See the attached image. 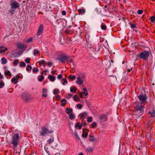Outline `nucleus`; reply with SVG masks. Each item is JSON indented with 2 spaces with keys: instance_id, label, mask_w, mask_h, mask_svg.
<instances>
[{
  "instance_id": "nucleus-49",
  "label": "nucleus",
  "mask_w": 155,
  "mask_h": 155,
  "mask_svg": "<svg viewBox=\"0 0 155 155\" xmlns=\"http://www.w3.org/2000/svg\"><path fill=\"white\" fill-rule=\"evenodd\" d=\"M87 121L88 122H90L92 121V118L91 117H88L87 118Z\"/></svg>"
},
{
  "instance_id": "nucleus-22",
  "label": "nucleus",
  "mask_w": 155,
  "mask_h": 155,
  "mask_svg": "<svg viewBox=\"0 0 155 155\" xmlns=\"http://www.w3.org/2000/svg\"><path fill=\"white\" fill-rule=\"evenodd\" d=\"M5 75L6 76H9L10 78L12 77V74L9 71L6 70L5 73Z\"/></svg>"
},
{
  "instance_id": "nucleus-10",
  "label": "nucleus",
  "mask_w": 155,
  "mask_h": 155,
  "mask_svg": "<svg viewBox=\"0 0 155 155\" xmlns=\"http://www.w3.org/2000/svg\"><path fill=\"white\" fill-rule=\"evenodd\" d=\"M44 30V26L42 24H41L39 26L37 33L38 36L40 35L43 32Z\"/></svg>"
},
{
  "instance_id": "nucleus-48",
  "label": "nucleus",
  "mask_w": 155,
  "mask_h": 155,
  "mask_svg": "<svg viewBox=\"0 0 155 155\" xmlns=\"http://www.w3.org/2000/svg\"><path fill=\"white\" fill-rule=\"evenodd\" d=\"M30 58H28L25 59V61L27 63H29L30 62Z\"/></svg>"
},
{
  "instance_id": "nucleus-17",
  "label": "nucleus",
  "mask_w": 155,
  "mask_h": 155,
  "mask_svg": "<svg viewBox=\"0 0 155 155\" xmlns=\"http://www.w3.org/2000/svg\"><path fill=\"white\" fill-rule=\"evenodd\" d=\"M7 50V48H6L4 46H1L0 48V53H2L5 51Z\"/></svg>"
},
{
  "instance_id": "nucleus-58",
  "label": "nucleus",
  "mask_w": 155,
  "mask_h": 155,
  "mask_svg": "<svg viewBox=\"0 0 155 155\" xmlns=\"http://www.w3.org/2000/svg\"><path fill=\"white\" fill-rule=\"evenodd\" d=\"M75 137L76 138V139H77L78 140H80V138L79 137L78 134H77L76 133L75 134Z\"/></svg>"
},
{
  "instance_id": "nucleus-50",
  "label": "nucleus",
  "mask_w": 155,
  "mask_h": 155,
  "mask_svg": "<svg viewBox=\"0 0 155 155\" xmlns=\"http://www.w3.org/2000/svg\"><path fill=\"white\" fill-rule=\"evenodd\" d=\"M66 33L68 34H70V31L69 29L68 28L65 31Z\"/></svg>"
},
{
  "instance_id": "nucleus-53",
  "label": "nucleus",
  "mask_w": 155,
  "mask_h": 155,
  "mask_svg": "<svg viewBox=\"0 0 155 155\" xmlns=\"http://www.w3.org/2000/svg\"><path fill=\"white\" fill-rule=\"evenodd\" d=\"M33 40V38H31L27 40L26 42L28 43L32 41Z\"/></svg>"
},
{
  "instance_id": "nucleus-36",
  "label": "nucleus",
  "mask_w": 155,
  "mask_h": 155,
  "mask_svg": "<svg viewBox=\"0 0 155 155\" xmlns=\"http://www.w3.org/2000/svg\"><path fill=\"white\" fill-rule=\"evenodd\" d=\"M12 82H14L15 84H16L18 82V80L15 78H13L11 80Z\"/></svg>"
},
{
  "instance_id": "nucleus-37",
  "label": "nucleus",
  "mask_w": 155,
  "mask_h": 155,
  "mask_svg": "<svg viewBox=\"0 0 155 155\" xmlns=\"http://www.w3.org/2000/svg\"><path fill=\"white\" fill-rule=\"evenodd\" d=\"M26 66L25 63L23 62H20L19 63V66L20 67H25Z\"/></svg>"
},
{
  "instance_id": "nucleus-3",
  "label": "nucleus",
  "mask_w": 155,
  "mask_h": 155,
  "mask_svg": "<svg viewBox=\"0 0 155 155\" xmlns=\"http://www.w3.org/2000/svg\"><path fill=\"white\" fill-rule=\"evenodd\" d=\"M10 3L11 9L9 10V12L12 15H13L16 9L19 8V4L15 0H12V1L10 2Z\"/></svg>"
},
{
  "instance_id": "nucleus-59",
  "label": "nucleus",
  "mask_w": 155,
  "mask_h": 155,
  "mask_svg": "<svg viewBox=\"0 0 155 155\" xmlns=\"http://www.w3.org/2000/svg\"><path fill=\"white\" fill-rule=\"evenodd\" d=\"M80 77L81 79H84L85 78V76L84 74H82Z\"/></svg>"
},
{
  "instance_id": "nucleus-51",
  "label": "nucleus",
  "mask_w": 155,
  "mask_h": 155,
  "mask_svg": "<svg viewBox=\"0 0 155 155\" xmlns=\"http://www.w3.org/2000/svg\"><path fill=\"white\" fill-rule=\"evenodd\" d=\"M79 96L81 98H83L84 97V94L82 92H81L79 94Z\"/></svg>"
},
{
  "instance_id": "nucleus-33",
  "label": "nucleus",
  "mask_w": 155,
  "mask_h": 155,
  "mask_svg": "<svg viewBox=\"0 0 155 155\" xmlns=\"http://www.w3.org/2000/svg\"><path fill=\"white\" fill-rule=\"evenodd\" d=\"M48 78L50 79L51 81H54L55 80V78L54 76H53L50 75L48 77Z\"/></svg>"
},
{
  "instance_id": "nucleus-32",
  "label": "nucleus",
  "mask_w": 155,
  "mask_h": 155,
  "mask_svg": "<svg viewBox=\"0 0 155 155\" xmlns=\"http://www.w3.org/2000/svg\"><path fill=\"white\" fill-rule=\"evenodd\" d=\"M149 114H150L151 116L152 117L155 116V111L154 110H153L152 111L149 112Z\"/></svg>"
},
{
  "instance_id": "nucleus-60",
  "label": "nucleus",
  "mask_w": 155,
  "mask_h": 155,
  "mask_svg": "<svg viewBox=\"0 0 155 155\" xmlns=\"http://www.w3.org/2000/svg\"><path fill=\"white\" fill-rule=\"evenodd\" d=\"M61 14L63 15H65L66 14V12L65 11L63 10L62 11Z\"/></svg>"
},
{
  "instance_id": "nucleus-23",
  "label": "nucleus",
  "mask_w": 155,
  "mask_h": 155,
  "mask_svg": "<svg viewBox=\"0 0 155 155\" xmlns=\"http://www.w3.org/2000/svg\"><path fill=\"white\" fill-rule=\"evenodd\" d=\"M83 91L84 92H82V93L84 94L86 96H87L88 95V94L87 91V89L86 88H84L83 89Z\"/></svg>"
},
{
  "instance_id": "nucleus-46",
  "label": "nucleus",
  "mask_w": 155,
  "mask_h": 155,
  "mask_svg": "<svg viewBox=\"0 0 155 155\" xmlns=\"http://www.w3.org/2000/svg\"><path fill=\"white\" fill-rule=\"evenodd\" d=\"M59 92V90L58 89H55L54 90L53 93L54 94H57Z\"/></svg>"
},
{
  "instance_id": "nucleus-19",
  "label": "nucleus",
  "mask_w": 155,
  "mask_h": 155,
  "mask_svg": "<svg viewBox=\"0 0 155 155\" xmlns=\"http://www.w3.org/2000/svg\"><path fill=\"white\" fill-rule=\"evenodd\" d=\"M66 112L67 114H69L73 112L72 109L69 108H67L66 109Z\"/></svg>"
},
{
  "instance_id": "nucleus-21",
  "label": "nucleus",
  "mask_w": 155,
  "mask_h": 155,
  "mask_svg": "<svg viewBox=\"0 0 155 155\" xmlns=\"http://www.w3.org/2000/svg\"><path fill=\"white\" fill-rule=\"evenodd\" d=\"M2 64H6L7 62V60L4 58H2L1 59Z\"/></svg>"
},
{
  "instance_id": "nucleus-4",
  "label": "nucleus",
  "mask_w": 155,
  "mask_h": 155,
  "mask_svg": "<svg viewBox=\"0 0 155 155\" xmlns=\"http://www.w3.org/2000/svg\"><path fill=\"white\" fill-rule=\"evenodd\" d=\"M137 56V59L139 58L140 59H143V60L147 61L149 56V52L148 51L143 50V52H140Z\"/></svg>"
},
{
  "instance_id": "nucleus-2",
  "label": "nucleus",
  "mask_w": 155,
  "mask_h": 155,
  "mask_svg": "<svg viewBox=\"0 0 155 155\" xmlns=\"http://www.w3.org/2000/svg\"><path fill=\"white\" fill-rule=\"evenodd\" d=\"M13 134L11 141V144L14 147H17L18 144L19 140L20 139L19 132L18 130H15V132H13Z\"/></svg>"
},
{
  "instance_id": "nucleus-61",
  "label": "nucleus",
  "mask_w": 155,
  "mask_h": 155,
  "mask_svg": "<svg viewBox=\"0 0 155 155\" xmlns=\"http://www.w3.org/2000/svg\"><path fill=\"white\" fill-rule=\"evenodd\" d=\"M62 77L61 74H59L58 76V79H61L62 78Z\"/></svg>"
},
{
  "instance_id": "nucleus-34",
  "label": "nucleus",
  "mask_w": 155,
  "mask_h": 155,
  "mask_svg": "<svg viewBox=\"0 0 155 155\" xmlns=\"http://www.w3.org/2000/svg\"><path fill=\"white\" fill-rule=\"evenodd\" d=\"M77 88L74 87L70 88V91L71 92L75 93L76 91Z\"/></svg>"
},
{
  "instance_id": "nucleus-18",
  "label": "nucleus",
  "mask_w": 155,
  "mask_h": 155,
  "mask_svg": "<svg viewBox=\"0 0 155 155\" xmlns=\"http://www.w3.org/2000/svg\"><path fill=\"white\" fill-rule=\"evenodd\" d=\"M67 100L65 99H63L61 101V105L63 107H64L66 104Z\"/></svg>"
},
{
  "instance_id": "nucleus-9",
  "label": "nucleus",
  "mask_w": 155,
  "mask_h": 155,
  "mask_svg": "<svg viewBox=\"0 0 155 155\" xmlns=\"http://www.w3.org/2000/svg\"><path fill=\"white\" fill-rule=\"evenodd\" d=\"M99 120L102 122H105L107 120V115L106 114H102L100 115Z\"/></svg>"
},
{
  "instance_id": "nucleus-12",
  "label": "nucleus",
  "mask_w": 155,
  "mask_h": 155,
  "mask_svg": "<svg viewBox=\"0 0 155 155\" xmlns=\"http://www.w3.org/2000/svg\"><path fill=\"white\" fill-rule=\"evenodd\" d=\"M76 83L77 84L79 85H81L83 84L84 83V81H83L81 78L80 77L78 76L77 78V81H76Z\"/></svg>"
},
{
  "instance_id": "nucleus-42",
  "label": "nucleus",
  "mask_w": 155,
  "mask_h": 155,
  "mask_svg": "<svg viewBox=\"0 0 155 155\" xmlns=\"http://www.w3.org/2000/svg\"><path fill=\"white\" fill-rule=\"evenodd\" d=\"M150 20L151 22H154L155 21V16H152L150 17Z\"/></svg>"
},
{
  "instance_id": "nucleus-62",
  "label": "nucleus",
  "mask_w": 155,
  "mask_h": 155,
  "mask_svg": "<svg viewBox=\"0 0 155 155\" xmlns=\"http://www.w3.org/2000/svg\"><path fill=\"white\" fill-rule=\"evenodd\" d=\"M57 100H60L61 99V96L59 95H57L56 96Z\"/></svg>"
},
{
  "instance_id": "nucleus-24",
  "label": "nucleus",
  "mask_w": 155,
  "mask_h": 155,
  "mask_svg": "<svg viewBox=\"0 0 155 155\" xmlns=\"http://www.w3.org/2000/svg\"><path fill=\"white\" fill-rule=\"evenodd\" d=\"M54 141V138H50L48 139L47 140V144H46L47 145V144H50L51 143H52L53 141Z\"/></svg>"
},
{
  "instance_id": "nucleus-16",
  "label": "nucleus",
  "mask_w": 155,
  "mask_h": 155,
  "mask_svg": "<svg viewBox=\"0 0 155 155\" xmlns=\"http://www.w3.org/2000/svg\"><path fill=\"white\" fill-rule=\"evenodd\" d=\"M89 140L91 141L92 142H94V141H97V139L96 138H94V137L93 135H89Z\"/></svg>"
},
{
  "instance_id": "nucleus-6",
  "label": "nucleus",
  "mask_w": 155,
  "mask_h": 155,
  "mask_svg": "<svg viewBox=\"0 0 155 155\" xmlns=\"http://www.w3.org/2000/svg\"><path fill=\"white\" fill-rule=\"evenodd\" d=\"M53 133V131L52 130H49L48 128L43 127H41V130L40 132V135L44 136L48 134H50Z\"/></svg>"
},
{
  "instance_id": "nucleus-7",
  "label": "nucleus",
  "mask_w": 155,
  "mask_h": 155,
  "mask_svg": "<svg viewBox=\"0 0 155 155\" xmlns=\"http://www.w3.org/2000/svg\"><path fill=\"white\" fill-rule=\"evenodd\" d=\"M137 97L140 101L141 102V105L143 104V105L146 104L147 103V96L145 94H140L137 96Z\"/></svg>"
},
{
  "instance_id": "nucleus-28",
  "label": "nucleus",
  "mask_w": 155,
  "mask_h": 155,
  "mask_svg": "<svg viewBox=\"0 0 155 155\" xmlns=\"http://www.w3.org/2000/svg\"><path fill=\"white\" fill-rule=\"evenodd\" d=\"M101 28L102 29L105 30L107 28V26L104 23H102L101 25Z\"/></svg>"
},
{
  "instance_id": "nucleus-29",
  "label": "nucleus",
  "mask_w": 155,
  "mask_h": 155,
  "mask_svg": "<svg viewBox=\"0 0 155 155\" xmlns=\"http://www.w3.org/2000/svg\"><path fill=\"white\" fill-rule=\"evenodd\" d=\"M69 118L71 120H73L75 118V116L73 113H71L69 115Z\"/></svg>"
},
{
  "instance_id": "nucleus-27",
  "label": "nucleus",
  "mask_w": 155,
  "mask_h": 155,
  "mask_svg": "<svg viewBox=\"0 0 155 155\" xmlns=\"http://www.w3.org/2000/svg\"><path fill=\"white\" fill-rule=\"evenodd\" d=\"M34 51V56H36V54H39V55H40V52L39 51H38L37 49H34L33 50Z\"/></svg>"
},
{
  "instance_id": "nucleus-31",
  "label": "nucleus",
  "mask_w": 155,
  "mask_h": 155,
  "mask_svg": "<svg viewBox=\"0 0 155 155\" xmlns=\"http://www.w3.org/2000/svg\"><path fill=\"white\" fill-rule=\"evenodd\" d=\"M21 150L17 151L16 150H14V155H20V153Z\"/></svg>"
},
{
  "instance_id": "nucleus-35",
  "label": "nucleus",
  "mask_w": 155,
  "mask_h": 155,
  "mask_svg": "<svg viewBox=\"0 0 155 155\" xmlns=\"http://www.w3.org/2000/svg\"><path fill=\"white\" fill-rule=\"evenodd\" d=\"M79 14L84 13L85 11L84 8L79 9L78 10Z\"/></svg>"
},
{
  "instance_id": "nucleus-57",
  "label": "nucleus",
  "mask_w": 155,
  "mask_h": 155,
  "mask_svg": "<svg viewBox=\"0 0 155 155\" xmlns=\"http://www.w3.org/2000/svg\"><path fill=\"white\" fill-rule=\"evenodd\" d=\"M47 71H48L47 70H45L42 71L41 74H44L45 75H46V72H47Z\"/></svg>"
},
{
  "instance_id": "nucleus-39",
  "label": "nucleus",
  "mask_w": 155,
  "mask_h": 155,
  "mask_svg": "<svg viewBox=\"0 0 155 155\" xmlns=\"http://www.w3.org/2000/svg\"><path fill=\"white\" fill-rule=\"evenodd\" d=\"M32 71L34 73H36L38 71V69L37 68H33Z\"/></svg>"
},
{
  "instance_id": "nucleus-38",
  "label": "nucleus",
  "mask_w": 155,
  "mask_h": 155,
  "mask_svg": "<svg viewBox=\"0 0 155 155\" xmlns=\"http://www.w3.org/2000/svg\"><path fill=\"white\" fill-rule=\"evenodd\" d=\"M82 135L83 137H86L88 136V133L87 132H85L84 133V131H83V133Z\"/></svg>"
},
{
  "instance_id": "nucleus-1",
  "label": "nucleus",
  "mask_w": 155,
  "mask_h": 155,
  "mask_svg": "<svg viewBox=\"0 0 155 155\" xmlns=\"http://www.w3.org/2000/svg\"><path fill=\"white\" fill-rule=\"evenodd\" d=\"M144 105H141V103L138 102L134 107L133 110L134 115L136 116V118L140 117L144 113Z\"/></svg>"
},
{
  "instance_id": "nucleus-63",
  "label": "nucleus",
  "mask_w": 155,
  "mask_h": 155,
  "mask_svg": "<svg viewBox=\"0 0 155 155\" xmlns=\"http://www.w3.org/2000/svg\"><path fill=\"white\" fill-rule=\"evenodd\" d=\"M80 123L79 122L77 123L76 125H75V128H77L78 127H79V125Z\"/></svg>"
},
{
  "instance_id": "nucleus-55",
  "label": "nucleus",
  "mask_w": 155,
  "mask_h": 155,
  "mask_svg": "<svg viewBox=\"0 0 155 155\" xmlns=\"http://www.w3.org/2000/svg\"><path fill=\"white\" fill-rule=\"evenodd\" d=\"M131 27L132 28H136V26L135 24L131 23L130 24Z\"/></svg>"
},
{
  "instance_id": "nucleus-64",
  "label": "nucleus",
  "mask_w": 155,
  "mask_h": 155,
  "mask_svg": "<svg viewBox=\"0 0 155 155\" xmlns=\"http://www.w3.org/2000/svg\"><path fill=\"white\" fill-rule=\"evenodd\" d=\"M52 64V63L51 62H49L47 64V65L50 67L51 65Z\"/></svg>"
},
{
  "instance_id": "nucleus-26",
  "label": "nucleus",
  "mask_w": 155,
  "mask_h": 155,
  "mask_svg": "<svg viewBox=\"0 0 155 155\" xmlns=\"http://www.w3.org/2000/svg\"><path fill=\"white\" fill-rule=\"evenodd\" d=\"M32 69V67L31 66L28 65L26 67V71L28 72H30L31 71V70Z\"/></svg>"
},
{
  "instance_id": "nucleus-11",
  "label": "nucleus",
  "mask_w": 155,
  "mask_h": 155,
  "mask_svg": "<svg viewBox=\"0 0 155 155\" xmlns=\"http://www.w3.org/2000/svg\"><path fill=\"white\" fill-rule=\"evenodd\" d=\"M18 48L20 49L25 50L26 48V46H25L24 44L18 43L17 45Z\"/></svg>"
},
{
  "instance_id": "nucleus-56",
  "label": "nucleus",
  "mask_w": 155,
  "mask_h": 155,
  "mask_svg": "<svg viewBox=\"0 0 155 155\" xmlns=\"http://www.w3.org/2000/svg\"><path fill=\"white\" fill-rule=\"evenodd\" d=\"M45 151H46V152L49 155H51V153H50V152L48 150V148H46L45 147Z\"/></svg>"
},
{
  "instance_id": "nucleus-43",
  "label": "nucleus",
  "mask_w": 155,
  "mask_h": 155,
  "mask_svg": "<svg viewBox=\"0 0 155 155\" xmlns=\"http://www.w3.org/2000/svg\"><path fill=\"white\" fill-rule=\"evenodd\" d=\"M91 127L94 128L96 126V124L95 122H93L91 124Z\"/></svg>"
},
{
  "instance_id": "nucleus-5",
  "label": "nucleus",
  "mask_w": 155,
  "mask_h": 155,
  "mask_svg": "<svg viewBox=\"0 0 155 155\" xmlns=\"http://www.w3.org/2000/svg\"><path fill=\"white\" fill-rule=\"evenodd\" d=\"M70 58V56H66L65 54H63L61 55L59 57L56 58V59L63 64L65 63L66 61H67V63H68V59H69Z\"/></svg>"
},
{
  "instance_id": "nucleus-41",
  "label": "nucleus",
  "mask_w": 155,
  "mask_h": 155,
  "mask_svg": "<svg viewBox=\"0 0 155 155\" xmlns=\"http://www.w3.org/2000/svg\"><path fill=\"white\" fill-rule=\"evenodd\" d=\"M45 60H43L39 61V64L40 65H43L45 64Z\"/></svg>"
},
{
  "instance_id": "nucleus-8",
  "label": "nucleus",
  "mask_w": 155,
  "mask_h": 155,
  "mask_svg": "<svg viewBox=\"0 0 155 155\" xmlns=\"http://www.w3.org/2000/svg\"><path fill=\"white\" fill-rule=\"evenodd\" d=\"M21 97L25 102H28L31 101L32 99L31 95L27 93H23L21 95Z\"/></svg>"
},
{
  "instance_id": "nucleus-14",
  "label": "nucleus",
  "mask_w": 155,
  "mask_h": 155,
  "mask_svg": "<svg viewBox=\"0 0 155 155\" xmlns=\"http://www.w3.org/2000/svg\"><path fill=\"white\" fill-rule=\"evenodd\" d=\"M47 89L43 88L42 91V96L46 97L47 96Z\"/></svg>"
},
{
  "instance_id": "nucleus-13",
  "label": "nucleus",
  "mask_w": 155,
  "mask_h": 155,
  "mask_svg": "<svg viewBox=\"0 0 155 155\" xmlns=\"http://www.w3.org/2000/svg\"><path fill=\"white\" fill-rule=\"evenodd\" d=\"M79 116H80L81 118L82 119H84L87 116V114L86 112L80 113L79 114Z\"/></svg>"
},
{
  "instance_id": "nucleus-15",
  "label": "nucleus",
  "mask_w": 155,
  "mask_h": 155,
  "mask_svg": "<svg viewBox=\"0 0 155 155\" xmlns=\"http://www.w3.org/2000/svg\"><path fill=\"white\" fill-rule=\"evenodd\" d=\"M85 150L87 152H92L93 151L94 148V147H87L85 148Z\"/></svg>"
},
{
  "instance_id": "nucleus-40",
  "label": "nucleus",
  "mask_w": 155,
  "mask_h": 155,
  "mask_svg": "<svg viewBox=\"0 0 155 155\" xmlns=\"http://www.w3.org/2000/svg\"><path fill=\"white\" fill-rule=\"evenodd\" d=\"M5 85L4 83L2 81H0V88H2Z\"/></svg>"
},
{
  "instance_id": "nucleus-44",
  "label": "nucleus",
  "mask_w": 155,
  "mask_h": 155,
  "mask_svg": "<svg viewBox=\"0 0 155 155\" xmlns=\"http://www.w3.org/2000/svg\"><path fill=\"white\" fill-rule=\"evenodd\" d=\"M82 105L80 104H78L77 105V107L79 109H81L82 108Z\"/></svg>"
},
{
  "instance_id": "nucleus-45",
  "label": "nucleus",
  "mask_w": 155,
  "mask_h": 155,
  "mask_svg": "<svg viewBox=\"0 0 155 155\" xmlns=\"http://www.w3.org/2000/svg\"><path fill=\"white\" fill-rule=\"evenodd\" d=\"M69 78L70 79L72 80H74L75 79V76L74 75H70Z\"/></svg>"
},
{
  "instance_id": "nucleus-54",
  "label": "nucleus",
  "mask_w": 155,
  "mask_h": 155,
  "mask_svg": "<svg viewBox=\"0 0 155 155\" xmlns=\"http://www.w3.org/2000/svg\"><path fill=\"white\" fill-rule=\"evenodd\" d=\"M72 96V94L70 93H68L66 97V98L69 99Z\"/></svg>"
},
{
  "instance_id": "nucleus-52",
  "label": "nucleus",
  "mask_w": 155,
  "mask_h": 155,
  "mask_svg": "<svg viewBox=\"0 0 155 155\" xmlns=\"http://www.w3.org/2000/svg\"><path fill=\"white\" fill-rule=\"evenodd\" d=\"M143 12V11L141 10H138L137 11V13L139 15L142 14Z\"/></svg>"
},
{
  "instance_id": "nucleus-25",
  "label": "nucleus",
  "mask_w": 155,
  "mask_h": 155,
  "mask_svg": "<svg viewBox=\"0 0 155 155\" xmlns=\"http://www.w3.org/2000/svg\"><path fill=\"white\" fill-rule=\"evenodd\" d=\"M44 77L43 75L39 76L38 77V80L40 82H41L43 81Z\"/></svg>"
},
{
  "instance_id": "nucleus-30",
  "label": "nucleus",
  "mask_w": 155,
  "mask_h": 155,
  "mask_svg": "<svg viewBox=\"0 0 155 155\" xmlns=\"http://www.w3.org/2000/svg\"><path fill=\"white\" fill-rule=\"evenodd\" d=\"M19 62V60L18 59H15L14 61L13 62V64L14 66H16L18 64Z\"/></svg>"
},
{
  "instance_id": "nucleus-47",
  "label": "nucleus",
  "mask_w": 155,
  "mask_h": 155,
  "mask_svg": "<svg viewBox=\"0 0 155 155\" xmlns=\"http://www.w3.org/2000/svg\"><path fill=\"white\" fill-rule=\"evenodd\" d=\"M62 80L64 81L62 83V84L63 85H64L65 84H66L68 83L67 81L65 79H63Z\"/></svg>"
},
{
  "instance_id": "nucleus-20",
  "label": "nucleus",
  "mask_w": 155,
  "mask_h": 155,
  "mask_svg": "<svg viewBox=\"0 0 155 155\" xmlns=\"http://www.w3.org/2000/svg\"><path fill=\"white\" fill-rule=\"evenodd\" d=\"M73 100L75 101L78 102L80 101V99L79 97L76 95H74L73 97Z\"/></svg>"
}]
</instances>
